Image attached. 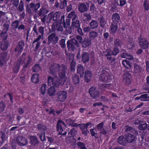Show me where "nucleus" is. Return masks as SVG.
<instances>
[{"mask_svg":"<svg viewBox=\"0 0 149 149\" xmlns=\"http://www.w3.org/2000/svg\"><path fill=\"white\" fill-rule=\"evenodd\" d=\"M68 70L67 66L63 64H52L49 68V72L54 77L50 76L48 77V84L58 87L61 84H63L67 79L65 74Z\"/></svg>","mask_w":149,"mask_h":149,"instance_id":"nucleus-1","label":"nucleus"},{"mask_svg":"<svg viewBox=\"0 0 149 149\" xmlns=\"http://www.w3.org/2000/svg\"><path fill=\"white\" fill-rule=\"evenodd\" d=\"M26 53H23L21 58H18L17 62H15L13 68V70L14 73H17L19 69L20 64L22 61V64H23V70L26 71V68L29 67L31 63L32 60L29 56L27 57L26 56Z\"/></svg>","mask_w":149,"mask_h":149,"instance_id":"nucleus-2","label":"nucleus"},{"mask_svg":"<svg viewBox=\"0 0 149 149\" xmlns=\"http://www.w3.org/2000/svg\"><path fill=\"white\" fill-rule=\"evenodd\" d=\"M65 18V15H62L61 12L58 11L55 13L52 12L48 15L46 18V23H49L52 19L54 21L60 22L64 26L66 24Z\"/></svg>","mask_w":149,"mask_h":149,"instance_id":"nucleus-3","label":"nucleus"},{"mask_svg":"<svg viewBox=\"0 0 149 149\" xmlns=\"http://www.w3.org/2000/svg\"><path fill=\"white\" fill-rule=\"evenodd\" d=\"M33 30L36 35H38L37 38L34 40L32 42V46L34 47V43L39 41L41 39H43L44 34V28L43 27L41 26L38 27L37 29L36 25H35L33 27Z\"/></svg>","mask_w":149,"mask_h":149,"instance_id":"nucleus-4","label":"nucleus"},{"mask_svg":"<svg viewBox=\"0 0 149 149\" xmlns=\"http://www.w3.org/2000/svg\"><path fill=\"white\" fill-rule=\"evenodd\" d=\"M49 12V11L43 7L41 8L37 12L38 17H40L41 22L44 24L45 23L46 17V15Z\"/></svg>","mask_w":149,"mask_h":149,"instance_id":"nucleus-5","label":"nucleus"},{"mask_svg":"<svg viewBox=\"0 0 149 149\" xmlns=\"http://www.w3.org/2000/svg\"><path fill=\"white\" fill-rule=\"evenodd\" d=\"M47 39L48 45L51 43L55 45L58 42L59 38L55 33H53L49 35Z\"/></svg>","mask_w":149,"mask_h":149,"instance_id":"nucleus-6","label":"nucleus"},{"mask_svg":"<svg viewBox=\"0 0 149 149\" xmlns=\"http://www.w3.org/2000/svg\"><path fill=\"white\" fill-rule=\"evenodd\" d=\"M24 42L23 40L19 41L17 43L14 51L16 54H20L24 47Z\"/></svg>","mask_w":149,"mask_h":149,"instance_id":"nucleus-7","label":"nucleus"},{"mask_svg":"<svg viewBox=\"0 0 149 149\" xmlns=\"http://www.w3.org/2000/svg\"><path fill=\"white\" fill-rule=\"evenodd\" d=\"M15 141L17 143L21 146H26L28 143L27 139L24 137L21 136L17 137Z\"/></svg>","mask_w":149,"mask_h":149,"instance_id":"nucleus-8","label":"nucleus"},{"mask_svg":"<svg viewBox=\"0 0 149 149\" xmlns=\"http://www.w3.org/2000/svg\"><path fill=\"white\" fill-rule=\"evenodd\" d=\"M61 23L60 22L54 21L53 23L52 29L53 31L57 30V32L62 33L63 31V26L61 25Z\"/></svg>","mask_w":149,"mask_h":149,"instance_id":"nucleus-9","label":"nucleus"},{"mask_svg":"<svg viewBox=\"0 0 149 149\" xmlns=\"http://www.w3.org/2000/svg\"><path fill=\"white\" fill-rule=\"evenodd\" d=\"M100 79L103 81L109 82L111 80L110 73L105 70H103L101 74Z\"/></svg>","mask_w":149,"mask_h":149,"instance_id":"nucleus-10","label":"nucleus"},{"mask_svg":"<svg viewBox=\"0 0 149 149\" xmlns=\"http://www.w3.org/2000/svg\"><path fill=\"white\" fill-rule=\"evenodd\" d=\"M89 93L93 99H96L99 97V91L96 88L92 87L89 90Z\"/></svg>","mask_w":149,"mask_h":149,"instance_id":"nucleus-11","label":"nucleus"},{"mask_svg":"<svg viewBox=\"0 0 149 149\" xmlns=\"http://www.w3.org/2000/svg\"><path fill=\"white\" fill-rule=\"evenodd\" d=\"M132 76L130 73L128 71H125L123 75V81L125 84L129 85L132 80Z\"/></svg>","mask_w":149,"mask_h":149,"instance_id":"nucleus-12","label":"nucleus"},{"mask_svg":"<svg viewBox=\"0 0 149 149\" xmlns=\"http://www.w3.org/2000/svg\"><path fill=\"white\" fill-rule=\"evenodd\" d=\"M89 6V3H79V5L78 9L80 13H84L88 11Z\"/></svg>","mask_w":149,"mask_h":149,"instance_id":"nucleus-13","label":"nucleus"},{"mask_svg":"<svg viewBox=\"0 0 149 149\" xmlns=\"http://www.w3.org/2000/svg\"><path fill=\"white\" fill-rule=\"evenodd\" d=\"M139 45L140 47L143 49L148 47L149 43L148 40L145 38H140L139 39Z\"/></svg>","mask_w":149,"mask_h":149,"instance_id":"nucleus-14","label":"nucleus"},{"mask_svg":"<svg viewBox=\"0 0 149 149\" xmlns=\"http://www.w3.org/2000/svg\"><path fill=\"white\" fill-rule=\"evenodd\" d=\"M125 136L127 142L129 143H132L135 141L136 138L134 135L130 133H128L125 134Z\"/></svg>","mask_w":149,"mask_h":149,"instance_id":"nucleus-15","label":"nucleus"},{"mask_svg":"<svg viewBox=\"0 0 149 149\" xmlns=\"http://www.w3.org/2000/svg\"><path fill=\"white\" fill-rule=\"evenodd\" d=\"M62 125H63L65 127L66 126V125L64 121L61 120H58L57 123L56 128L57 130L59 132V133L60 134H62L63 130Z\"/></svg>","mask_w":149,"mask_h":149,"instance_id":"nucleus-16","label":"nucleus"},{"mask_svg":"<svg viewBox=\"0 0 149 149\" xmlns=\"http://www.w3.org/2000/svg\"><path fill=\"white\" fill-rule=\"evenodd\" d=\"M58 99L61 102H63L66 99L67 93L65 91L59 92L57 93Z\"/></svg>","mask_w":149,"mask_h":149,"instance_id":"nucleus-17","label":"nucleus"},{"mask_svg":"<svg viewBox=\"0 0 149 149\" xmlns=\"http://www.w3.org/2000/svg\"><path fill=\"white\" fill-rule=\"evenodd\" d=\"M124 128L125 129V132H130L135 134H138V131L134 128H133L132 127L129 126L128 125L125 126Z\"/></svg>","mask_w":149,"mask_h":149,"instance_id":"nucleus-18","label":"nucleus"},{"mask_svg":"<svg viewBox=\"0 0 149 149\" xmlns=\"http://www.w3.org/2000/svg\"><path fill=\"white\" fill-rule=\"evenodd\" d=\"M81 61L84 63L88 62L89 61L90 55L88 53L84 52L81 55Z\"/></svg>","mask_w":149,"mask_h":149,"instance_id":"nucleus-19","label":"nucleus"},{"mask_svg":"<svg viewBox=\"0 0 149 149\" xmlns=\"http://www.w3.org/2000/svg\"><path fill=\"white\" fill-rule=\"evenodd\" d=\"M100 26L103 28H105L106 27L107 21L102 16H101L98 19Z\"/></svg>","mask_w":149,"mask_h":149,"instance_id":"nucleus-20","label":"nucleus"},{"mask_svg":"<svg viewBox=\"0 0 149 149\" xmlns=\"http://www.w3.org/2000/svg\"><path fill=\"white\" fill-rule=\"evenodd\" d=\"M91 72L89 70H87L85 72L84 79L86 82H88L91 80Z\"/></svg>","mask_w":149,"mask_h":149,"instance_id":"nucleus-21","label":"nucleus"},{"mask_svg":"<svg viewBox=\"0 0 149 149\" xmlns=\"http://www.w3.org/2000/svg\"><path fill=\"white\" fill-rule=\"evenodd\" d=\"M111 19L113 21V22L117 23L120 19V17L119 14L117 13H115L113 14L111 16Z\"/></svg>","mask_w":149,"mask_h":149,"instance_id":"nucleus-22","label":"nucleus"},{"mask_svg":"<svg viewBox=\"0 0 149 149\" xmlns=\"http://www.w3.org/2000/svg\"><path fill=\"white\" fill-rule=\"evenodd\" d=\"M134 70L133 71L134 74H138L141 72L142 68L138 64L135 63L133 65Z\"/></svg>","mask_w":149,"mask_h":149,"instance_id":"nucleus-23","label":"nucleus"},{"mask_svg":"<svg viewBox=\"0 0 149 149\" xmlns=\"http://www.w3.org/2000/svg\"><path fill=\"white\" fill-rule=\"evenodd\" d=\"M77 73L80 75L81 77H82L84 74V68L80 65H78L77 66Z\"/></svg>","mask_w":149,"mask_h":149,"instance_id":"nucleus-24","label":"nucleus"},{"mask_svg":"<svg viewBox=\"0 0 149 149\" xmlns=\"http://www.w3.org/2000/svg\"><path fill=\"white\" fill-rule=\"evenodd\" d=\"M91 43V41L88 38H85L84 39L82 43V47L86 48L90 46Z\"/></svg>","mask_w":149,"mask_h":149,"instance_id":"nucleus-25","label":"nucleus"},{"mask_svg":"<svg viewBox=\"0 0 149 149\" xmlns=\"http://www.w3.org/2000/svg\"><path fill=\"white\" fill-rule=\"evenodd\" d=\"M10 26V24L8 22L4 23L3 26V30L1 35L6 34L8 31Z\"/></svg>","mask_w":149,"mask_h":149,"instance_id":"nucleus-26","label":"nucleus"},{"mask_svg":"<svg viewBox=\"0 0 149 149\" xmlns=\"http://www.w3.org/2000/svg\"><path fill=\"white\" fill-rule=\"evenodd\" d=\"M89 25L92 29H94L97 28L98 26V24L97 21L94 20H92L90 22Z\"/></svg>","mask_w":149,"mask_h":149,"instance_id":"nucleus-27","label":"nucleus"},{"mask_svg":"<svg viewBox=\"0 0 149 149\" xmlns=\"http://www.w3.org/2000/svg\"><path fill=\"white\" fill-rule=\"evenodd\" d=\"M118 141L119 144L123 146L125 145L127 143L125 138H124V136L123 135L119 137L118 139Z\"/></svg>","mask_w":149,"mask_h":149,"instance_id":"nucleus-28","label":"nucleus"},{"mask_svg":"<svg viewBox=\"0 0 149 149\" xmlns=\"http://www.w3.org/2000/svg\"><path fill=\"white\" fill-rule=\"evenodd\" d=\"M30 139L31 140L30 143L33 145H36L39 143L36 136H31Z\"/></svg>","mask_w":149,"mask_h":149,"instance_id":"nucleus-29","label":"nucleus"},{"mask_svg":"<svg viewBox=\"0 0 149 149\" xmlns=\"http://www.w3.org/2000/svg\"><path fill=\"white\" fill-rule=\"evenodd\" d=\"M122 64L125 68L128 69H130L132 67L130 62L126 59L123 61Z\"/></svg>","mask_w":149,"mask_h":149,"instance_id":"nucleus-30","label":"nucleus"},{"mask_svg":"<svg viewBox=\"0 0 149 149\" xmlns=\"http://www.w3.org/2000/svg\"><path fill=\"white\" fill-rule=\"evenodd\" d=\"M39 74H35L32 76L31 79V81L33 83L37 84L39 82Z\"/></svg>","mask_w":149,"mask_h":149,"instance_id":"nucleus-31","label":"nucleus"},{"mask_svg":"<svg viewBox=\"0 0 149 149\" xmlns=\"http://www.w3.org/2000/svg\"><path fill=\"white\" fill-rule=\"evenodd\" d=\"M118 28L117 23L114 22H112L111 23L110 26V28L112 33H115L116 32Z\"/></svg>","mask_w":149,"mask_h":149,"instance_id":"nucleus-32","label":"nucleus"},{"mask_svg":"<svg viewBox=\"0 0 149 149\" xmlns=\"http://www.w3.org/2000/svg\"><path fill=\"white\" fill-rule=\"evenodd\" d=\"M135 42L133 41L132 39H130L127 44V47L130 49H133L135 46Z\"/></svg>","mask_w":149,"mask_h":149,"instance_id":"nucleus-33","label":"nucleus"},{"mask_svg":"<svg viewBox=\"0 0 149 149\" xmlns=\"http://www.w3.org/2000/svg\"><path fill=\"white\" fill-rule=\"evenodd\" d=\"M67 47L69 50L74 51L75 47L73 44L70 40L68 41L67 42Z\"/></svg>","mask_w":149,"mask_h":149,"instance_id":"nucleus-34","label":"nucleus"},{"mask_svg":"<svg viewBox=\"0 0 149 149\" xmlns=\"http://www.w3.org/2000/svg\"><path fill=\"white\" fill-rule=\"evenodd\" d=\"M66 122L68 125L73 127H77L79 125L77 123H74L73 121L70 118L66 120Z\"/></svg>","mask_w":149,"mask_h":149,"instance_id":"nucleus-35","label":"nucleus"},{"mask_svg":"<svg viewBox=\"0 0 149 149\" xmlns=\"http://www.w3.org/2000/svg\"><path fill=\"white\" fill-rule=\"evenodd\" d=\"M138 127L140 130H145L147 128L148 125L146 123H143L142 124H139Z\"/></svg>","mask_w":149,"mask_h":149,"instance_id":"nucleus-36","label":"nucleus"},{"mask_svg":"<svg viewBox=\"0 0 149 149\" xmlns=\"http://www.w3.org/2000/svg\"><path fill=\"white\" fill-rule=\"evenodd\" d=\"M122 58H126L130 60L133 59V58L132 55L127 53H123L121 55Z\"/></svg>","mask_w":149,"mask_h":149,"instance_id":"nucleus-37","label":"nucleus"},{"mask_svg":"<svg viewBox=\"0 0 149 149\" xmlns=\"http://www.w3.org/2000/svg\"><path fill=\"white\" fill-rule=\"evenodd\" d=\"M8 46V43L7 42L5 41H3L1 44V47L2 50L5 51L6 50Z\"/></svg>","mask_w":149,"mask_h":149,"instance_id":"nucleus-38","label":"nucleus"},{"mask_svg":"<svg viewBox=\"0 0 149 149\" xmlns=\"http://www.w3.org/2000/svg\"><path fill=\"white\" fill-rule=\"evenodd\" d=\"M73 82L74 84H77L79 82V79L78 76L76 74L72 75V76Z\"/></svg>","mask_w":149,"mask_h":149,"instance_id":"nucleus-39","label":"nucleus"},{"mask_svg":"<svg viewBox=\"0 0 149 149\" xmlns=\"http://www.w3.org/2000/svg\"><path fill=\"white\" fill-rule=\"evenodd\" d=\"M98 33L94 31H91L89 33V37L90 38L94 39L98 36Z\"/></svg>","mask_w":149,"mask_h":149,"instance_id":"nucleus-40","label":"nucleus"},{"mask_svg":"<svg viewBox=\"0 0 149 149\" xmlns=\"http://www.w3.org/2000/svg\"><path fill=\"white\" fill-rule=\"evenodd\" d=\"M7 54L6 52H3L0 54V63L2 64L3 63L2 61L4 60L7 57Z\"/></svg>","mask_w":149,"mask_h":149,"instance_id":"nucleus-41","label":"nucleus"},{"mask_svg":"<svg viewBox=\"0 0 149 149\" xmlns=\"http://www.w3.org/2000/svg\"><path fill=\"white\" fill-rule=\"evenodd\" d=\"M37 126L38 129L40 131H45L47 129V128L46 125L41 124H38Z\"/></svg>","mask_w":149,"mask_h":149,"instance_id":"nucleus-42","label":"nucleus"},{"mask_svg":"<svg viewBox=\"0 0 149 149\" xmlns=\"http://www.w3.org/2000/svg\"><path fill=\"white\" fill-rule=\"evenodd\" d=\"M53 86H51L48 89V93L50 96L54 95L55 93V91Z\"/></svg>","mask_w":149,"mask_h":149,"instance_id":"nucleus-43","label":"nucleus"},{"mask_svg":"<svg viewBox=\"0 0 149 149\" xmlns=\"http://www.w3.org/2000/svg\"><path fill=\"white\" fill-rule=\"evenodd\" d=\"M67 0H63L60 3V9H64L67 6Z\"/></svg>","mask_w":149,"mask_h":149,"instance_id":"nucleus-44","label":"nucleus"},{"mask_svg":"<svg viewBox=\"0 0 149 149\" xmlns=\"http://www.w3.org/2000/svg\"><path fill=\"white\" fill-rule=\"evenodd\" d=\"M41 69L39 64H36L33 67V71L34 72H38L41 70Z\"/></svg>","mask_w":149,"mask_h":149,"instance_id":"nucleus-45","label":"nucleus"},{"mask_svg":"<svg viewBox=\"0 0 149 149\" xmlns=\"http://www.w3.org/2000/svg\"><path fill=\"white\" fill-rule=\"evenodd\" d=\"M37 135L38 136H39L40 140L42 141L45 140V132L42 133H38L37 134Z\"/></svg>","mask_w":149,"mask_h":149,"instance_id":"nucleus-46","label":"nucleus"},{"mask_svg":"<svg viewBox=\"0 0 149 149\" xmlns=\"http://www.w3.org/2000/svg\"><path fill=\"white\" fill-rule=\"evenodd\" d=\"M109 127L107 126L105 128H103L100 131V133L103 134H107V132H108L109 131Z\"/></svg>","mask_w":149,"mask_h":149,"instance_id":"nucleus-47","label":"nucleus"},{"mask_svg":"<svg viewBox=\"0 0 149 149\" xmlns=\"http://www.w3.org/2000/svg\"><path fill=\"white\" fill-rule=\"evenodd\" d=\"M77 134V131L74 128H72L70 130L68 133L69 136H74Z\"/></svg>","mask_w":149,"mask_h":149,"instance_id":"nucleus-48","label":"nucleus"},{"mask_svg":"<svg viewBox=\"0 0 149 149\" xmlns=\"http://www.w3.org/2000/svg\"><path fill=\"white\" fill-rule=\"evenodd\" d=\"M72 26L77 28L79 27L80 26L79 21L77 19L75 21H72Z\"/></svg>","mask_w":149,"mask_h":149,"instance_id":"nucleus-49","label":"nucleus"},{"mask_svg":"<svg viewBox=\"0 0 149 149\" xmlns=\"http://www.w3.org/2000/svg\"><path fill=\"white\" fill-rule=\"evenodd\" d=\"M122 43L120 40L117 39L114 41V45L116 46H118L121 47L122 46Z\"/></svg>","mask_w":149,"mask_h":149,"instance_id":"nucleus-50","label":"nucleus"},{"mask_svg":"<svg viewBox=\"0 0 149 149\" xmlns=\"http://www.w3.org/2000/svg\"><path fill=\"white\" fill-rule=\"evenodd\" d=\"M6 107V103L3 101H1L0 102V112H3L4 110Z\"/></svg>","mask_w":149,"mask_h":149,"instance_id":"nucleus-51","label":"nucleus"},{"mask_svg":"<svg viewBox=\"0 0 149 149\" xmlns=\"http://www.w3.org/2000/svg\"><path fill=\"white\" fill-rule=\"evenodd\" d=\"M78 147L80 149H87L84 144L81 142H78L77 144Z\"/></svg>","mask_w":149,"mask_h":149,"instance_id":"nucleus-52","label":"nucleus"},{"mask_svg":"<svg viewBox=\"0 0 149 149\" xmlns=\"http://www.w3.org/2000/svg\"><path fill=\"white\" fill-rule=\"evenodd\" d=\"M18 9L20 12H22L24 9V3L22 0L20 1L19 4V6Z\"/></svg>","mask_w":149,"mask_h":149,"instance_id":"nucleus-53","label":"nucleus"},{"mask_svg":"<svg viewBox=\"0 0 149 149\" xmlns=\"http://www.w3.org/2000/svg\"><path fill=\"white\" fill-rule=\"evenodd\" d=\"M143 6L145 10H148L149 9V2L147 0H145Z\"/></svg>","mask_w":149,"mask_h":149,"instance_id":"nucleus-54","label":"nucleus"},{"mask_svg":"<svg viewBox=\"0 0 149 149\" xmlns=\"http://www.w3.org/2000/svg\"><path fill=\"white\" fill-rule=\"evenodd\" d=\"M59 45L62 48H65V40L64 39H61L60 41Z\"/></svg>","mask_w":149,"mask_h":149,"instance_id":"nucleus-55","label":"nucleus"},{"mask_svg":"<svg viewBox=\"0 0 149 149\" xmlns=\"http://www.w3.org/2000/svg\"><path fill=\"white\" fill-rule=\"evenodd\" d=\"M76 66V63L75 61H71L70 68L71 71L74 72L75 70V67Z\"/></svg>","mask_w":149,"mask_h":149,"instance_id":"nucleus-56","label":"nucleus"},{"mask_svg":"<svg viewBox=\"0 0 149 149\" xmlns=\"http://www.w3.org/2000/svg\"><path fill=\"white\" fill-rule=\"evenodd\" d=\"M46 86V85L45 84H43L40 89V92L43 95H44L45 93Z\"/></svg>","mask_w":149,"mask_h":149,"instance_id":"nucleus-57","label":"nucleus"},{"mask_svg":"<svg viewBox=\"0 0 149 149\" xmlns=\"http://www.w3.org/2000/svg\"><path fill=\"white\" fill-rule=\"evenodd\" d=\"M84 16L86 17V20L89 21L91 19V16L90 13H86L84 14Z\"/></svg>","mask_w":149,"mask_h":149,"instance_id":"nucleus-58","label":"nucleus"},{"mask_svg":"<svg viewBox=\"0 0 149 149\" xmlns=\"http://www.w3.org/2000/svg\"><path fill=\"white\" fill-rule=\"evenodd\" d=\"M19 21L16 20L12 23V26L14 28H18L19 26Z\"/></svg>","mask_w":149,"mask_h":149,"instance_id":"nucleus-59","label":"nucleus"},{"mask_svg":"<svg viewBox=\"0 0 149 149\" xmlns=\"http://www.w3.org/2000/svg\"><path fill=\"white\" fill-rule=\"evenodd\" d=\"M6 13L0 11V19H1V20L3 22L4 20V19L3 18L5 17V15Z\"/></svg>","mask_w":149,"mask_h":149,"instance_id":"nucleus-60","label":"nucleus"},{"mask_svg":"<svg viewBox=\"0 0 149 149\" xmlns=\"http://www.w3.org/2000/svg\"><path fill=\"white\" fill-rule=\"evenodd\" d=\"M119 49L118 48L115 47L113 49L112 51V54L114 55H116L119 53Z\"/></svg>","mask_w":149,"mask_h":149,"instance_id":"nucleus-61","label":"nucleus"},{"mask_svg":"<svg viewBox=\"0 0 149 149\" xmlns=\"http://www.w3.org/2000/svg\"><path fill=\"white\" fill-rule=\"evenodd\" d=\"M40 3H39L35 4L34 8L33 10V11L36 13L38 10L40 8Z\"/></svg>","mask_w":149,"mask_h":149,"instance_id":"nucleus-62","label":"nucleus"},{"mask_svg":"<svg viewBox=\"0 0 149 149\" xmlns=\"http://www.w3.org/2000/svg\"><path fill=\"white\" fill-rule=\"evenodd\" d=\"M147 94H144L141 95V101H144L146 100V99L149 98V97Z\"/></svg>","mask_w":149,"mask_h":149,"instance_id":"nucleus-63","label":"nucleus"},{"mask_svg":"<svg viewBox=\"0 0 149 149\" xmlns=\"http://www.w3.org/2000/svg\"><path fill=\"white\" fill-rule=\"evenodd\" d=\"M71 42L73 44L74 46H76L77 47H79V44L78 41L75 39H72Z\"/></svg>","mask_w":149,"mask_h":149,"instance_id":"nucleus-64","label":"nucleus"}]
</instances>
